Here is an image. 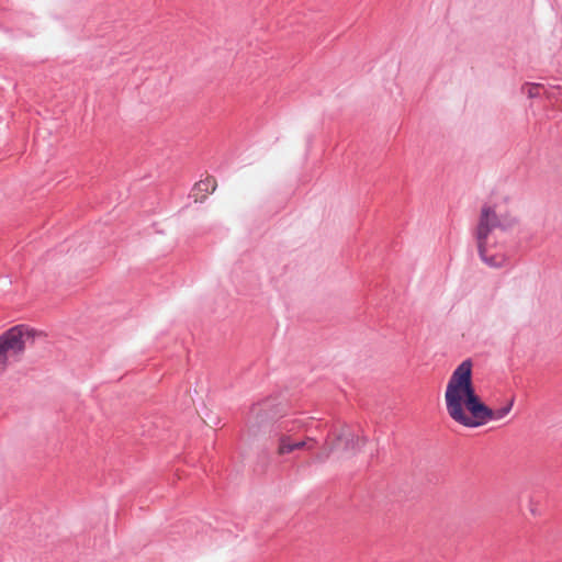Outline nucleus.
Masks as SVG:
<instances>
[{"label": "nucleus", "instance_id": "f257e3e1", "mask_svg": "<svg viewBox=\"0 0 562 562\" xmlns=\"http://www.w3.org/2000/svg\"><path fill=\"white\" fill-rule=\"evenodd\" d=\"M516 217L507 211H503L496 204H484L481 209L477 224L474 231L477 251L481 259L490 267H502L506 260L499 249L496 231H506L514 227Z\"/></svg>", "mask_w": 562, "mask_h": 562}, {"label": "nucleus", "instance_id": "0eeeda50", "mask_svg": "<svg viewBox=\"0 0 562 562\" xmlns=\"http://www.w3.org/2000/svg\"><path fill=\"white\" fill-rule=\"evenodd\" d=\"M215 187H216V182L214 179H205V180L198 182L194 186L193 191L210 193L215 190Z\"/></svg>", "mask_w": 562, "mask_h": 562}, {"label": "nucleus", "instance_id": "20e7f679", "mask_svg": "<svg viewBox=\"0 0 562 562\" xmlns=\"http://www.w3.org/2000/svg\"><path fill=\"white\" fill-rule=\"evenodd\" d=\"M286 408L288 404L282 393L273 392L251 404L246 416L257 420L279 419L284 416Z\"/></svg>", "mask_w": 562, "mask_h": 562}, {"label": "nucleus", "instance_id": "39448f33", "mask_svg": "<svg viewBox=\"0 0 562 562\" xmlns=\"http://www.w3.org/2000/svg\"><path fill=\"white\" fill-rule=\"evenodd\" d=\"M514 400H509L499 407L490 408L485 405L481 398L475 403L472 409L469 412L470 417L475 422L494 420L506 418L512 411Z\"/></svg>", "mask_w": 562, "mask_h": 562}, {"label": "nucleus", "instance_id": "6e6552de", "mask_svg": "<svg viewBox=\"0 0 562 562\" xmlns=\"http://www.w3.org/2000/svg\"><path fill=\"white\" fill-rule=\"evenodd\" d=\"M541 88L542 86L540 83H525L521 87V92L528 98L533 99L540 95Z\"/></svg>", "mask_w": 562, "mask_h": 562}, {"label": "nucleus", "instance_id": "9d476101", "mask_svg": "<svg viewBox=\"0 0 562 562\" xmlns=\"http://www.w3.org/2000/svg\"><path fill=\"white\" fill-rule=\"evenodd\" d=\"M470 426H479L480 424H476V423H473V424H469Z\"/></svg>", "mask_w": 562, "mask_h": 562}, {"label": "nucleus", "instance_id": "f03ea898", "mask_svg": "<svg viewBox=\"0 0 562 562\" xmlns=\"http://www.w3.org/2000/svg\"><path fill=\"white\" fill-rule=\"evenodd\" d=\"M479 398L472 384V362L464 360L453 371L447 384L445 401L449 417L454 422H471L465 409L469 413Z\"/></svg>", "mask_w": 562, "mask_h": 562}, {"label": "nucleus", "instance_id": "7ed1b4c3", "mask_svg": "<svg viewBox=\"0 0 562 562\" xmlns=\"http://www.w3.org/2000/svg\"><path fill=\"white\" fill-rule=\"evenodd\" d=\"M37 335L34 329L18 325L0 336V373L4 372L11 360H16L26 347L34 344Z\"/></svg>", "mask_w": 562, "mask_h": 562}, {"label": "nucleus", "instance_id": "1a4fd4ad", "mask_svg": "<svg viewBox=\"0 0 562 562\" xmlns=\"http://www.w3.org/2000/svg\"><path fill=\"white\" fill-rule=\"evenodd\" d=\"M514 418H525V417L524 416H518L517 414H515Z\"/></svg>", "mask_w": 562, "mask_h": 562}, {"label": "nucleus", "instance_id": "423d86ee", "mask_svg": "<svg viewBox=\"0 0 562 562\" xmlns=\"http://www.w3.org/2000/svg\"><path fill=\"white\" fill-rule=\"evenodd\" d=\"M303 446H304V441H297V442L291 443L289 438L284 437L280 440L278 451L280 454H284V453H289V452L293 451L294 449L302 448Z\"/></svg>", "mask_w": 562, "mask_h": 562}]
</instances>
